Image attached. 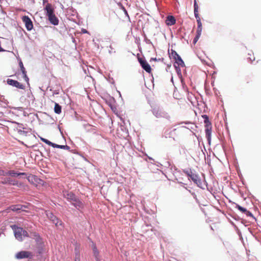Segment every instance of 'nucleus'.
I'll return each mask as SVG.
<instances>
[{
  "label": "nucleus",
  "mask_w": 261,
  "mask_h": 261,
  "mask_svg": "<svg viewBox=\"0 0 261 261\" xmlns=\"http://www.w3.org/2000/svg\"><path fill=\"white\" fill-rule=\"evenodd\" d=\"M14 231V234L15 238L19 241H22L24 238L29 237L28 232L23 229V228L18 227L16 225H12L11 226Z\"/></svg>",
  "instance_id": "1"
},
{
  "label": "nucleus",
  "mask_w": 261,
  "mask_h": 261,
  "mask_svg": "<svg viewBox=\"0 0 261 261\" xmlns=\"http://www.w3.org/2000/svg\"><path fill=\"white\" fill-rule=\"evenodd\" d=\"M202 117L204 119V123L205 124V136L208 143H210L211 140L212 124L209 120L207 115H203Z\"/></svg>",
  "instance_id": "2"
},
{
  "label": "nucleus",
  "mask_w": 261,
  "mask_h": 261,
  "mask_svg": "<svg viewBox=\"0 0 261 261\" xmlns=\"http://www.w3.org/2000/svg\"><path fill=\"white\" fill-rule=\"evenodd\" d=\"M152 113L156 118H165L169 119L168 114L159 108H154L152 109Z\"/></svg>",
  "instance_id": "3"
},
{
  "label": "nucleus",
  "mask_w": 261,
  "mask_h": 261,
  "mask_svg": "<svg viewBox=\"0 0 261 261\" xmlns=\"http://www.w3.org/2000/svg\"><path fill=\"white\" fill-rule=\"evenodd\" d=\"M194 12L197 22V28H202V23L198 14V6L196 0H194Z\"/></svg>",
  "instance_id": "4"
},
{
  "label": "nucleus",
  "mask_w": 261,
  "mask_h": 261,
  "mask_svg": "<svg viewBox=\"0 0 261 261\" xmlns=\"http://www.w3.org/2000/svg\"><path fill=\"white\" fill-rule=\"evenodd\" d=\"M7 83L8 85L16 87L17 88L20 89H25V86L23 85H22V84H21L20 83L16 80L8 79L7 80Z\"/></svg>",
  "instance_id": "5"
},
{
  "label": "nucleus",
  "mask_w": 261,
  "mask_h": 261,
  "mask_svg": "<svg viewBox=\"0 0 261 261\" xmlns=\"http://www.w3.org/2000/svg\"><path fill=\"white\" fill-rule=\"evenodd\" d=\"M23 22L25 23V26L28 31H31L33 28V22L28 16H23L22 18Z\"/></svg>",
  "instance_id": "6"
},
{
  "label": "nucleus",
  "mask_w": 261,
  "mask_h": 261,
  "mask_svg": "<svg viewBox=\"0 0 261 261\" xmlns=\"http://www.w3.org/2000/svg\"><path fill=\"white\" fill-rule=\"evenodd\" d=\"M46 216L47 218L56 225V226H58L59 225H61V222L53 214V213L48 212L46 213Z\"/></svg>",
  "instance_id": "7"
},
{
  "label": "nucleus",
  "mask_w": 261,
  "mask_h": 261,
  "mask_svg": "<svg viewBox=\"0 0 261 261\" xmlns=\"http://www.w3.org/2000/svg\"><path fill=\"white\" fill-rule=\"evenodd\" d=\"M71 204L79 211L82 210L84 207V204L83 202L77 197H76L73 201H72Z\"/></svg>",
  "instance_id": "8"
},
{
  "label": "nucleus",
  "mask_w": 261,
  "mask_h": 261,
  "mask_svg": "<svg viewBox=\"0 0 261 261\" xmlns=\"http://www.w3.org/2000/svg\"><path fill=\"white\" fill-rule=\"evenodd\" d=\"M32 253L27 251H21L16 253L15 257L17 259L30 258L32 257Z\"/></svg>",
  "instance_id": "9"
},
{
  "label": "nucleus",
  "mask_w": 261,
  "mask_h": 261,
  "mask_svg": "<svg viewBox=\"0 0 261 261\" xmlns=\"http://www.w3.org/2000/svg\"><path fill=\"white\" fill-rule=\"evenodd\" d=\"M138 60L142 68L147 72L150 73L151 71V68L147 62L141 58H139Z\"/></svg>",
  "instance_id": "10"
},
{
  "label": "nucleus",
  "mask_w": 261,
  "mask_h": 261,
  "mask_svg": "<svg viewBox=\"0 0 261 261\" xmlns=\"http://www.w3.org/2000/svg\"><path fill=\"white\" fill-rule=\"evenodd\" d=\"M63 196L70 203L76 197L72 192L67 191H64L63 192Z\"/></svg>",
  "instance_id": "11"
},
{
  "label": "nucleus",
  "mask_w": 261,
  "mask_h": 261,
  "mask_svg": "<svg viewBox=\"0 0 261 261\" xmlns=\"http://www.w3.org/2000/svg\"><path fill=\"white\" fill-rule=\"evenodd\" d=\"M2 184H9L13 186H16L17 187H20L21 184H19L18 181L16 180H12L10 178H5L4 179L3 181H2Z\"/></svg>",
  "instance_id": "12"
},
{
  "label": "nucleus",
  "mask_w": 261,
  "mask_h": 261,
  "mask_svg": "<svg viewBox=\"0 0 261 261\" xmlns=\"http://www.w3.org/2000/svg\"><path fill=\"white\" fill-rule=\"evenodd\" d=\"M189 178L198 187H200L201 185V179L197 174L192 173Z\"/></svg>",
  "instance_id": "13"
},
{
  "label": "nucleus",
  "mask_w": 261,
  "mask_h": 261,
  "mask_svg": "<svg viewBox=\"0 0 261 261\" xmlns=\"http://www.w3.org/2000/svg\"><path fill=\"white\" fill-rule=\"evenodd\" d=\"M13 123H15L17 125V132L20 135H23L26 136L27 134V132L24 131L23 129H25L24 125L22 123H20L17 122H13Z\"/></svg>",
  "instance_id": "14"
},
{
  "label": "nucleus",
  "mask_w": 261,
  "mask_h": 261,
  "mask_svg": "<svg viewBox=\"0 0 261 261\" xmlns=\"http://www.w3.org/2000/svg\"><path fill=\"white\" fill-rule=\"evenodd\" d=\"M27 206L24 205L17 204L13 205L10 207V208L13 212H18L19 211H24V208H26Z\"/></svg>",
  "instance_id": "15"
},
{
  "label": "nucleus",
  "mask_w": 261,
  "mask_h": 261,
  "mask_svg": "<svg viewBox=\"0 0 261 261\" xmlns=\"http://www.w3.org/2000/svg\"><path fill=\"white\" fill-rule=\"evenodd\" d=\"M44 10L46 12V16H49L54 14V9L51 4H47L44 8Z\"/></svg>",
  "instance_id": "16"
},
{
  "label": "nucleus",
  "mask_w": 261,
  "mask_h": 261,
  "mask_svg": "<svg viewBox=\"0 0 261 261\" xmlns=\"http://www.w3.org/2000/svg\"><path fill=\"white\" fill-rule=\"evenodd\" d=\"M176 22V19L172 15H169L167 17L166 20V23L168 26H171L174 24Z\"/></svg>",
  "instance_id": "17"
},
{
  "label": "nucleus",
  "mask_w": 261,
  "mask_h": 261,
  "mask_svg": "<svg viewBox=\"0 0 261 261\" xmlns=\"http://www.w3.org/2000/svg\"><path fill=\"white\" fill-rule=\"evenodd\" d=\"M48 18L52 24L57 25L59 24V20L55 14L48 16Z\"/></svg>",
  "instance_id": "18"
},
{
  "label": "nucleus",
  "mask_w": 261,
  "mask_h": 261,
  "mask_svg": "<svg viewBox=\"0 0 261 261\" xmlns=\"http://www.w3.org/2000/svg\"><path fill=\"white\" fill-rule=\"evenodd\" d=\"M93 253L94 256L96 261H100V258L99 255V252L97 249V248L95 245H93L92 246Z\"/></svg>",
  "instance_id": "19"
},
{
  "label": "nucleus",
  "mask_w": 261,
  "mask_h": 261,
  "mask_svg": "<svg viewBox=\"0 0 261 261\" xmlns=\"http://www.w3.org/2000/svg\"><path fill=\"white\" fill-rule=\"evenodd\" d=\"M7 175H10L11 176H16L19 175H25L26 173L24 172H16L14 170H10L8 172H7Z\"/></svg>",
  "instance_id": "20"
},
{
  "label": "nucleus",
  "mask_w": 261,
  "mask_h": 261,
  "mask_svg": "<svg viewBox=\"0 0 261 261\" xmlns=\"http://www.w3.org/2000/svg\"><path fill=\"white\" fill-rule=\"evenodd\" d=\"M174 60L175 61L174 64H176L177 66H180L181 67H184L185 66L184 62L180 56Z\"/></svg>",
  "instance_id": "21"
},
{
  "label": "nucleus",
  "mask_w": 261,
  "mask_h": 261,
  "mask_svg": "<svg viewBox=\"0 0 261 261\" xmlns=\"http://www.w3.org/2000/svg\"><path fill=\"white\" fill-rule=\"evenodd\" d=\"M202 32V28H197V34L195 38L193 39V43L194 44H196L197 41L198 40L199 38L200 37V35L201 34Z\"/></svg>",
  "instance_id": "22"
},
{
  "label": "nucleus",
  "mask_w": 261,
  "mask_h": 261,
  "mask_svg": "<svg viewBox=\"0 0 261 261\" xmlns=\"http://www.w3.org/2000/svg\"><path fill=\"white\" fill-rule=\"evenodd\" d=\"M75 259L74 261H81L80 249L78 246H76L74 249Z\"/></svg>",
  "instance_id": "23"
},
{
  "label": "nucleus",
  "mask_w": 261,
  "mask_h": 261,
  "mask_svg": "<svg viewBox=\"0 0 261 261\" xmlns=\"http://www.w3.org/2000/svg\"><path fill=\"white\" fill-rule=\"evenodd\" d=\"M169 54V57L170 59H172L175 60L176 58H177L179 55L173 49L171 50V52Z\"/></svg>",
  "instance_id": "24"
},
{
  "label": "nucleus",
  "mask_w": 261,
  "mask_h": 261,
  "mask_svg": "<svg viewBox=\"0 0 261 261\" xmlns=\"http://www.w3.org/2000/svg\"><path fill=\"white\" fill-rule=\"evenodd\" d=\"M54 111L56 114H60L61 113V106L59 104L55 103Z\"/></svg>",
  "instance_id": "25"
},
{
  "label": "nucleus",
  "mask_w": 261,
  "mask_h": 261,
  "mask_svg": "<svg viewBox=\"0 0 261 261\" xmlns=\"http://www.w3.org/2000/svg\"><path fill=\"white\" fill-rule=\"evenodd\" d=\"M180 66H177L176 64H174V67L175 69L176 72L178 76L179 77H181V71L179 67Z\"/></svg>",
  "instance_id": "26"
},
{
  "label": "nucleus",
  "mask_w": 261,
  "mask_h": 261,
  "mask_svg": "<svg viewBox=\"0 0 261 261\" xmlns=\"http://www.w3.org/2000/svg\"><path fill=\"white\" fill-rule=\"evenodd\" d=\"M117 4L119 8L123 11L125 15L129 17L127 11H126L124 7L122 5V4L121 3H118Z\"/></svg>",
  "instance_id": "27"
},
{
  "label": "nucleus",
  "mask_w": 261,
  "mask_h": 261,
  "mask_svg": "<svg viewBox=\"0 0 261 261\" xmlns=\"http://www.w3.org/2000/svg\"><path fill=\"white\" fill-rule=\"evenodd\" d=\"M40 140L43 141V142L45 143L47 145L51 146L53 147L54 143L50 142V141L48 140L47 139H46L45 138L40 137Z\"/></svg>",
  "instance_id": "28"
},
{
  "label": "nucleus",
  "mask_w": 261,
  "mask_h": 261,
  "mask_svg": "<svg viewBox=\"0 0 261 261\" xmlns=\"http://www.w3.org/2000/svg\"><path fill=\"white\" fill-rule=\"evenodd\" d=\"M19 66L22 72V73H25V72H27L23 66L22 62L21 60L19 62Z\"/></svg>",
  "instance_id": "29"
},
{
  "label": "nucleus",
  "mask_w": 261,
  "mask_h": 261,
  "mask_svg": "<svg viewBox=\"0 0 261 261\" xmlns=\"http://www.w3.org/2000/svg\"><path fill=\"white\" fill-rule=\"evenodd\" d=\"M237 207L238 208V210L241 211L242 213L246 214L247 212V210L239 205H237Z\"/></svg>",
  "instance_id": "30"
},
{
  "label": "nucleus",
  "mask_w": 261,
  "mask_h": 261,
  "mask_svg": "<svg viewBox=\"0 0 261 261\" xmlns=\"http://www.w3.org/2000/svg\"><path fill=\"white\" fill-rule=\"evenodd\" d=\"M248 56L249 57L247 58V60L251 63H253V62L255 60V57H254V55H251V54L248 53Z\"/></svg>",
  "instance_id": "31"
},
{
  "label": "nucleus",
  "mask_w": 261,
  "mask_h": 261,
  "mask_svg": "<svg viewBox=\"0 0 261 261\" xmlns=\"http://www.w3.org/2000/svg\"><path fill=\"white\" fill-rule=\"evenodd\" d=\"M53 147H54V148H60V149H63V148L64 147L63 145H58V144L54 143Z\"/></svg>",
  "instance_id": "32"
},
{
  "label": "nucleus",
  "mask_w": 261,
  "mask_h": 261,
  "mask_svg": "<svg viewBox=\"0 0 261 261\" xmlns=\"http://www.w3.org/2000/svg\"><path fill=\"white\" fill-rule=\"evenodd\" d=\"M247 217H252L253 219H255V218L253 217V215L252 214V213L251 212H250L249 211H248V210L247 211V212L246 213V214H245Z\"/></svg>",
  "instance_id": "33"
},
{
  "label": "nucleus",
  "mask_w": 261,
  "mask_h": 261,
  "mask_svg": "<svg viewBox=\"0 0 261 261\" xmlns=\"http://www.w3.org/2000/svg\"><path fill=\"white\" fill-rule=\"evenodd\" d=\"M184 172L187 175V176L189 177H190L191 174H192L193 173V172L191 170H190L189 171L184 170Z\"/></svg>",
  "instance_id": "34"
},
{
  "label": "nucleus",
  "mask_w": 261,
  "mask_h": 261,
  "mask_svg": "<svg viewBox=\"0 0 261 261\" xmlns=\"http://www.w3.org/2000/svg\"><path fill=\"white\" fill-rule=\"evenodd\" d=\"M109 48H110V49L109 50V53L110 54L115 53V51L114 50V48L112 47V46L111 45H110Z\"/></svg>",
  "instance_id": "35"
},
{
  "label": "nucleus",
  "mask_w": 261,
  "mask_h": 261,
  "mask_svg": "<svg viewBox=\"0 0 261 261\" xmlns=\"http://www.w3.org/2000/svg\"><path fill=\"white\" fill-rule=\"evenodd\" d=\"M23 75V78L24 79V80L28 83H29V77H28L27 75V72H25V73H22Z\"/></svg>",
  "instance_id": "36"
},
{
  "label": "nucleus",
  "mask_w": 261,
  "mask_h": 261,
  "mask_svg": "<svg viewBox=\"0 0 261 261\" xmlns=\"http://www.w3.org/2000/svg\"><path fill=\"white\" fill-rule=\"evenodd\" d=\"M0 175L1 176H7V172L4 171L3 170H0Z\"/></svg>",
  "instance_id": "37"
},
{
  "label": "nucleus",
  "mask_w": 261,
  "mask_h": 261,
  "mask_svg": "<svg viewBox=\"0 0 261 261\" xmlns=\"http://www.w3.org/2000/svg\"><path fill=\"white\" fill-rule=\"evenodd\" d=\"M64 147L63 148V149H66V150H69L70 149V147L68 146L67 145H64Z\"/></svg>",
  "instance_id": "38"
},
{
  "label": "nucleus",
  "mask_w": 261,
  "mask_h": 261,
  "mask_svg": "<svg viewBox=\"0 0 261 261\" xmlns=\"http://www.w3.org/2000/svg\"><path fill=\"white\" fill-rule=\"evenodd\" d=\"M82 32L84 34H86V33H88V31L86 30V29H83L82 30Z\"/></svg>",
  "instance_id": "39"
},
{
  "label": "nucleus",
  "mask_w": 261,
  "mask_h": 261,
  "mask_svg": "<svg viewBox=\"0 0 261 261\" xmlns=\"http://www.w3.org/2000/svg\"><path fill=\"white\" fill-rule=\"evenodd\" d=\"M59 94V92L57 90H55L53 92V95Z\"/></svg>",
  "instance_id": "40"
},
{
  "label": "nucleus",
  "mask_w": 261,
  "mask_h": 261,
  "mask_svg": "<svg viewBox=\"0 0 261 261\" xmlns=\"http://www.w3.org/2000/svg\"><path fill=\"white\" fill-rule=\"evenodd\" d=\"M156 60H157L156 58H152L150 59V61L151 62V61H156Z\"/></svg>",
  "instance_id": "41"
},
{
  "label": "nucleus",
  "mask_w": 261,
  "mask_h": 261,
  "mask_svg": "<svg viewBox=\"0 0 261 261\" xmlns=\"http://www.w3.org/2000/svg\"><path fill=\"white\" fill-rule=\"evenodd\" d=\"M47 0H43V5H44L45 3H47Z\"/></svg>",
  "instance_id": "42"
},
{
  "label": "nucleus",
  "mask_w": 261,
  "mask_h": 261,
  "mask_svg": "<svg viewBox=\"0 0 261 261\" xmlns=\"http://www.w3.org/2000/svg\"><path fill=\"white\" fill-rule=\"evenodd\" d=\"M147 157H148V158L149 160H153V161L154 160H153L152 158H151V157H149V156H148Z\"/></svg>",
  "instance_id": "43"
},
{
  "label": "nucleus",
  "mask_w": 261,
  "mask_h": 261,
  "mask_svg": "<svg viewBox=\"0 0 261 261\" xmlns=\"http://www.w3.org/2000/svg\"><path fill=\"white\" fill-rule=\"evenodd\" d=\"M186 123V124H188V123H189V122H181V123Z\"/></svg>",
  "instance_id": "44"
},
{
  "label": "nucleus",
  "mask_w": 261,
  "mask_h": 261,
  "mask_svg": "<svg viewBox=\"0 0 261 261\" xmlns=\"http://www.w3.org/2000/svg\"><path fill=\"white\" fill-rule=\"evenodd\" d=\"M171 81L173 82V77L171 78Z\"/></svg>",
  "instance_id": "45"
},
{
  "label": "nucleus",
  "mask_w": 261,
  "mask_h": 261,
  "mask_svg": "<svg viewBox=\"0 0 261 261\" xmlns=\"http://www.w3.org/2000/svg\"><path fill=\"white\" fill-rule=\"evenodd\" d=\"M149 42H150V40H147V43H149Z\"/></svg>",
  "instance_id": "46"
},
{
  "label": "nucleus",
  "mask_w": 261,
  "mask_h": 261,
  "mask_svg": "<svg viewBox=\"0 0 261 261\" xmlns=\"http://www.w3.org/2000/svg\"><path fill=\"white\" fill-rule=\"evenodd\" d=\"M178 182L179 183H181V181H178Z\"/></svg>",
  "instance_id": "47"
}]
</instances>
